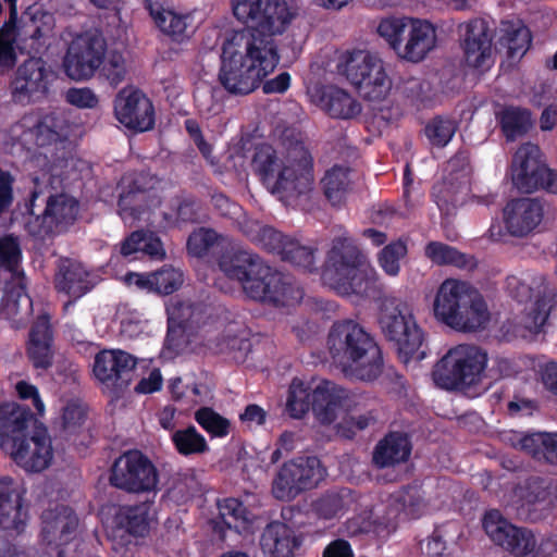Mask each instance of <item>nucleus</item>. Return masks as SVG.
Returning <instances> with one entry per match:
<instances>
[{
    "mask_svg": "<svg viewBox=\"0 0 557 557\" xmlns=\"http://www.w3.org/2000/svg\"><path fill=\"white\" fill-rule=\"evenodd\" d=\"M236 20L247 26L224 44L219 81L233 95H248L277 66L275 36L297 16L286 0H232Z\"/></svg>",
    "mask_w": 557,
    "mask_h": 557,
    "instance_id": "1",
    "label": "nucleus"
},
{
    "mask_svg": "<svg viewBox=\"0 0 557 557\" xmlns=\"http://www.w3.org/2000/svg\"><path fill=\"white\" fill-rule=\"evenodd\" d=\"M251 170L271 194L282 199L307 195L313 188L312 158L301 143L284 152L269 145L257 147Z\"/></svg>",
    "mask_w": 557,
    "mask_h": 557,
    "instance_id": "2",
    "label": "nucleus"
},
{
    "mask_svg": "<svg viewBox=\"0 0 557 557\" xmlns=\"http://www.w3.org/2000/svg\"><path fill=\"white\" fill-rule=\"evenodd\" d=\"M251 170L271 194L282 199L307 195L313 188L312 158L301 143L284 152L269 145L257 147Z\"/></svg>",
    "mask_w": 557,
    "mask_h": 557,
    "instance_id": "3",
    "label": "nucleus"
},
{
    "mask_svg": "<svg viewBox=\"0 0 557 557\" xmlns=\"http://www.w3.org/2000/svg\"><path fill=\"white\" fill-rule=\"evenodd\" d=\"M0 444L18 466L29 472L47 469L53 459L48 430L29 409L13 403L0 406Z\"/></svg>",
    "mask_w": 557,
    "mask_h": 557,
    "instance_id": "4",
    "label": "nucleus"
},
{
    "mask_svg": "<svg viewBox=\"0 0 557 557\" xmlns=\"http://www.w3.org/2000/svg\"><path fill=\"white\" fill-rule=\"evenodd\" d=\"M326 346L333 363L347 377L370 382L381 375V349L374 338L355 321L334 323Z\"/></svg>",
    "mask_w": 557,
    "mask_h": 557,
    "instance_id": "5",
    "label": "nucleus"
},
{
    "mask_svg": "<svg viewBox=\"0 0 557 557\" xmlns=\"http://www.w3.org/2000/svg\"><path fill=\"white\" fill-rule=\"evenodd\" d=\"M375 275L366 255L346 233L336 236L326 253L323 281L341 295L368 296Z\"/></svg>",
    "mask_w": 557,
    "mask_h": 557,
    "instance_id": "6",
    "label": "nucleus"
},
{
    "mask_svg": "<svg viewBox=\"0 0 557 557\" xmlns=\"http://www.w3.org/2000/svg\"><path fill=\"white\" fill-rule=\"evenodd\" d=\"M434 314L449 327L472 332L484 329L491 314L482 294L467 282L444 281L435 296Z\"/></svg>",
    "mask_w": 557,
    "mask_h": 557,
    "instance_id": "7",
    "label": "nucleus"
},
{
    "mask_svg": "<svg viewBox=\"0 0 557 557\" xmlns=\"http://www.w3.org/2000/svg\"><path fill=\"white\" fill-rule=\"evenodd\" d=\"M377 322L385 338L394 343L405 361L422 346L423 332L416 321L411 305L406 300L384 296L380 302Z\"/></svg>",
    "mask_w": 557,
    "mask_h": 557,
    "instance_id": "8",
    "label": "nucleus"
},
{
    "mask_svg": "<svg viewBox=\"0 0 557 557\" xmlns=\"http://www.w3.org/2000/svg\"><path fill=\"white\" fill-rule=\"evenodd\" d=\"M487 361L484 349L474 345H458L449 349L434 366V383L444 389L476 385L484 376Z\"/></svg>",
    "mask_w": 557,
    "mask_h": 557,
    "instance_id": "9",
    "label": "nucleus"
},
{
    "mask_svg": "<svg viewBox=\"0 0 557 557\" xmlns=\"http://www.w3.org/2000/svg\"><path fill=\"white\" fill-rule=\"evenodd\" d=\"M20 259L16 239L12 236L0 238V265L9 270L14 280L0 304V318L11 321L15 329L23 327L33 311V301L25 293V278L16 272Z\"/></svg>",
    "mask_w": 557,
    "mask_h": 557,
    "instance_id": "10",
    "label": "nucleus"
},
{
    "mask_svg": "<svg viewBox=\"0 0 557 557\" xmlns=\"http://www.w3.org/2000/svg\"><path fill=\"white\" fill-rule=\"evenodd\" d=\"M325 476V470L317 457H297L284 462L272 481V495L290 502L305 491L315 487Z\"/></svg>",
    "mask_w": 557,
    "mask_h": 557,
    "instance_id": "11",
    "label": "nucleus"
},
{
    "mask_svg": "<svg viewBox=\"0 0 557 557\" xmlns=\"http://www.w3.org/2000/svg\"><path fill=\"white\" fill-rule=\"evenodd\" d=\"M63 58L65 74L73 81H85L94 76L100 67L106 52V41L97 32L72 35Z\"/></svg>",
    "mask_w": 557,
    "mask_h": 557,
    "instance_id": "12",
    "label": "nucleus"
},
{
    "mask_svg": "<svg viewBox=\"0 0 557 557\" xmlns=\"http://www.w3.org/2000/svg\"><path fill=\"white\" fill-rule=\"evenodd\" d=\"M511 180L522 193L545 188L557 194V173L546 166L539 146L532 143L523 144L516 151L511 164Z\"/></svg>",
    "mask_w": 557,
    "mask_h": 557,
    "instance_id": "13",
    "label": "nucleus"
},
{
    "mask_svg": "<svg viewBox=\"0 0 557 557\" xmlns=\"http://www.w3.org/2000/svg\"><path fill=\"white\" fill-rule=\"evenodd\" d=\"M426 508L424 494L418 486H409L399 493L393 495L389 499V508L384 505L373 507L368 516L358 523L357 519L351 524H358L352 532H379L380 529H388L394 522L400 510L406 515L416 518L419 517Z\"/></svg>",
    "mask_w": 557,
    "mask_h": 557,
    "instance_id": "14",
    "label": "nucleus"
},
{
    "mask_svg": "<svg viewBox=\"0 0 557 557\" xmlns=\"http://www.w3.org/2000/svg\"><path fill=\"white\" fill-rule=\"evenodd\" d=\"M158 481L156 467L138 450H131L119 457L110 476L113 486L132 493L153 492Z\"/></svg>",
    "mask_w": 557,
    "mask_h": 557,
    "instance_id": "15",
    "label": "nucleus"
},
{
    "mask_svg": "<svg viewBox=\"0 0 557 557\" xmlns=\"http://www.w3.org/2000/svg\"><path fill=\"white\" fill-rule=\"evenodd\" d=\"M136 358L121 349H103L95 356L92 373L102 389L119 394L132 381Z\"/></svg>",
    "mask_w": 557,
    "mask_h": 557,
    "instance_id": "16",
    "label": "nucleus"
},
{
    "mask_svg": "<svg viewBox=\"0 0 557 557\" xmlns=\"http://www.w3.org/2000/svg\"><path fill=\"white\" fill-rule=\"evenodd\" d=\"M219 268L225 276L237 281L249 298L263 295L259 282L267 275L268 265L258 255L248 250L230 251L220 258Z\"/></svg>",
    "mask_w": 557,
    "mask_h": 557,
    "instance_id": "17",
    "label": "nucleus"
},
{
    "mask_svg": "<svg viewBox=\"0 0 557 557\" xmlns=\"http://www.w3.org/2000/svg\"><path fill=\"white\" fill-rule=\"evenodd\" d=\"M78 214L77 201L64 194L50 195L41 214L35 215L27 222L28 232L36 237L57 234L72 225Z\"/></svg>",
    "mask_w": 557,
    "mask_h": 557,
    "instance_id": "18",
    "label": "nucleus"
},
{
    "mask_svg": "<svg viewBox=\"0 0 557 557\" xmlns=\"http://www.w3.org/2000/svg\"><path fill=\"white\" fill-rule=\"evenodd\" d=\"M53 81V72L42 59L26 60L12 82V96L16 102L29 103L44 99Z\"/></svg>",
    "mask_w": 557,
    "mask_h": 557,
    "instance_id": "19",
    "label": "nucleus"
},
{
    "mask_svg": "<svg viewBox=\"0 0 557 557\" xmlns=\"http://www.w3.org/2000/svg\"><path fill=\"white\" fill-rule=\"evenodd\" d=\"M337 71L345 76L356 88H369V83L364 79L369 74L375 76L372 85L385 89L387 84V73L383 60L368 50L347 51L339 57Z\"/></svg>",
    "mask_w": 557,
    "mask_h": 557,
    "instance_id": "20",
    "label": "nucleus"
},
{
    "mask_svg": "<svg viewBox=\"0 0 557 557\" xmlns=\"http://www.w3.org/2000/svg\"><path fill=\"white\" fill-rule=\"evenodd\" d=\"M337 71L345 76L356 88H369V83L364 79L369 74L375 76L372 85L385 89L387 84V73L383 60L368 50L347 51L339 57Z\"/></svg>",
    "mask_w": 557,
    "mask_h": 557,
    "instance_id": "21",
    "label": "nucleus"
},
{
    "mask_svg": "<svg viewBox=\"0 0 557 557\" xmlns=\"http://www.w3.org/2000/svg\"><path fill=\"white\" fill-rule=\"evenodd\" d=\"M337 71L345 76L356 88H369V83L364 79L369 74L375 76L372 85L385 89L387 84V73L383 60L368 50L347 51L339 57Z\"/></svg>",
    "mask_w": 557,
    "mask_h": 557,
    "instance_id": "22",
    "label": "nucleus"
},
{
    "mask_svg": "<svg viewBox=\"0 0 557 557\" xmlns=\"http://www.w3.org/2000/svg\"><path fill=\"white\" fill-rule=\"evenodd\" d=\"M154 184L153 177L140 173L123 188L119 198V214L124 222L140 220L160 205Z\"/></svg>",
    "mask_w": 557,
    "mask_h": 557,
    "instance_id": "23",
    "label": "nucleus"
},
{
    "mask_svg": "<svg viewBox=\"0 0 557 557\" xmlns=\"http://www.w3.org/2000/svg\"><path fill=\"white\" fill-rule=\"evenodd\" d=\"M448 175L433 188V197L441 211L450 214L461 205L468 193L469 164L466 154L460 153L448 161Z\"/></svg>",
    "mask_w": 557,
    "mask_h": 557,
    "instance_id": "24",
    "label": "nucleus"
},
{
    "mask_svg": "<svg viewBox=\"0 0 557 557\" xmlns=\"http://www.w3.org/2000/svg\"><path fill=\"white\" fill-rule=\"evenodd\" d=\"M357 404L355 394L331 381H322L312 388V410L322 424H332Z\"/></svg>",
    "mask_w": 557,
    "mask_h": 557,
    "instance_id": "25",
    "label": "nucleus"
},
{
    "mask_svg": "<svg viewBox=\"0 0 557 557\" xmlns=\"http://www.w3.org/2000/svg\"><path fill=\"white\" fill-rule=\"evenodd\" d=\"M483 527L493 542L516 554L525 555L536 547V540L531 531L512 525L498 510L485 513Z\"/></svg>",
    "mask_w": 557,
    "mask_h": 557,
    "instance_id": "26",
    "label": "nucleus"
},
{
    "mask_svg": "<svg viewBox=\"0 0 557 557\" xmlns=\"http://www.w3.org/2000/svg\"><path fill=\"white\" fill-rule=\"evenodd\" d=\"M483 527L493 542L516 554L525 555L536 547V540L531 531L512 525L498 510L485 513Z\"/></svg>",
    "mask_w": 557,
    "mask_h": 557,
    "instance_id": "27",
    "label": "nucleus"
},
{
    "mask_svg": "<svg viewBox=\"0 0 557 557\" xmlns=\"http://www.w3.org/2000/svg\"><path fill=\"white\" fill-rule=\"evenodd\" d=\"M117 121L129 129L146 132L154 124L151 101L139 90L123 89L114 101Z\"/></svg>",
    "mask_w": 557,
    "mask_h": 557,
    "instance_id": "28",
    "label": "nucleus"
},
{
    "mask_svg": "<svg viewBox=\"0 0 557 557\" xmlns=\"http://www.w3.org/2000/svg\"><path fill=\"white\" fill-rule=\"evenodd\" d=\"M462 46L468 65L475 69H487L492 64L493 29L486 21L474 18L459 25Z\"/></svg>",
    "mask_w": 557,
    "mask_h": 557,
    "instance_id": "29",
    "label": "nucleus"
},
{
    "mask_svg": "<svg viewBox=\"0 0 557 557\" xmlns=\"http://www.w3.org/2000/svg\"><path fill=\"white\" fill-rule=\"evenodd\" d=\"M544 208L535 198H518L504 208V222L508 233L523 237L533 232L542 222Z\"/></svg>",
    "mask_w": 557,
    "mask_h": 557,
    "instance_id": "30",
    "label": "nucleus"
},
{
    "mask_svg": "<svg viewBox=\"0 0 557 557\" xmlns=\"http://www.w3.org/2000/svg\"><path fill=\"white\" fill-rule=\"evenodd\" d=\"M78 518L65 506L48 509L42 513L41 537L47 545L57 548L69 544L76 537Z\"/></svg>",
    "mask_w": 557,
    "mask_h": 557,
    "instance_id": "31",
    "label": "nucleus"
},
{
    "mask_svg": "<svg viewBox=\"0 0 557 557\" xmlns=\"http://www.w3.org/2000/svg\"><path fill=\"white\" fill-rule=\"evenodd\" d=\"M259 285L263 295L251 297V299L272 302L276 306H292L298 304L304 297L302 288L292 276L273 271L270 267Z\"/></svg>",
    "mask_w": 557,
    "mask_h": 557,
    "instance_id": "32",
    "label": "nucleus"
},
{
    "mask_svg": "<svg viewBox=\"0 0 557 557\" xmlns=\"http://www.w3.org/2000/svg\"><path fill=\"white\" fill-rule=\"evenodd\" d=\"M23 490L10 476L0 478V527L4 530H20L25 524L26 511L22 505Z\"/></svg>",
    "mask_w": 557,
    "mask_h": 557,
    "instance_id": "33",
    "label": "nucleus"
},
{
    "mask_svg": "<svg viewBox=\"0 0 557 557\" xmlns=\"http://www.w3.org/2000/svg\"><path fill=\"white\" fill-rule=\"evenodd\" d=\"M406 36L408 41L401 44L397 54L403 60L420 62L435 48L436 30L425 20L413 18Z\"/></svg>",
    "mask_w": 557,
    "mask_h": 557,
    "instance_id": "34",
    "label": "nucleus"
},
{
    "mask_svg": "<svg viewBox=\"0 0 557 557\" xmlns=\"http://www.w3.org/2000/svg\"><path fill=\"white\" fill-rule=\"evenodd\" d=\"M55 288L74 299L81 298L92 288L88 271L78 262L62 260L54 278Z\"/></svg>",
    "mask_w": 557,
    "mask_h": 557,
    "instance_id": "35",
    "label": "nucleus"
},
{
    "mask_svg": "<svg viewBox=\"0 0 557 557\" xmlns=\"http://www.w3.org/2000/svg\"><path fill=\"white\" fill-rule=\"evenodd\" d=\"M52 333L47 314L38 317L34 323L27 347L28 358L35 368L47 369L52 363Z\"/></svg>",
    "mask_w": 557,
    "mask_h": 557,
    "instance_id": "36",
    "label": "nucleus"
},
{
    "mask_svg": "<svg viewBox=\"0 0 557 557\" xmlns=\"http://www.w3.org/2000/svg\"><path fill=\"white\" fill-rule=\"evenodd\" d=\"M238 228L253 244L278 256L284 252L286 244L290 240V237L285 236L272 226L263 225L259 221L249 218L238 221Z\"/></svg>",
    "mask_w": 557,
    "mask_h": 557,
    "instance_id": "37",
    "label": "nucleus"
},
{
    "mask_svg": "<svg viewBox=\"0 0 557 557\" xmlns=\"http://www.w3.org/2000/svg\"><path fill=\"white\" fill-rule=\"evenodd\" d=\"M320 185L324 197L333 207L343 206L352 190L354 182L350 168L333 165L325 171Z\"/></svg>",
    "mask_w": 557,
    "mask_h": 557,
    "instance_id": "38",
    "label": "nucleus"
},
{
    "mask_svg": "<svg viewBox=\"0 0 557 557\" xmlns=\"http://www.w3.org/2000/svg\"><path fill=\"white\" fill-rule=\"evenodd\" d=\"M411 444L407 435L393 432L381 440L373 451V462L379 468L394 467L407 461Z\"/></svg>",
    "mask_w": 557,
    "mask_h": 557,
    "instance_id": "39",
    "label": "nucleus"
},
{
    "mask_svg": "<svg viewBox=\"0 0 557 557\" xmlns=\"http://www.w3.org/2000/svg\"><path fill=\"white\" fill-rule=\"evenodd\" d=\"M260 545L269 557H293L296 541L293 531L283 522H271L262 532Z\"/></svg>",
    "mask_w": 557,
    "mask_h": 557,
    "instance_id": "40",
    "label": "nucleus"
},
{
    "mask_svg": "<svg viewBox=\"0 0 557 557\" xmlns=\"http://www.w3.org/2000/svg\"><path fill=\"white\" fill-rule=\"evenodd\" d=\"M323 109L333 117L354 119L361 112V104L346 90L330 87L322 97Z\"/></svg>",
    "mask_w": 557,
    "mask_h": 557,
    "instance_id": "41",
    "label": "nucleus"
},
{
    "mask_svg": "<svg viewBox=\"0 0 557 557\" xmlns=\"http://www.w3.org/2000/svg\"><path fill=\"white\" fill-rule=\"evenodd\" d=\"M36 136L38 146H46L58 140L67 139L70 124L61 113H50L40 120L32 132Z\"/></svg>",
    "mask_w": 557,
    "mask_h": 557,
    "instance_id": "42",
    "label": "nucleus"
},
{
    "mask_svg": "<svg viewBox=\"0 0 557 557\" xmlns=\"http://www.w3.org/2000/svg\"><path fill=\"white\" fill-rule=\"evenodd\" d=\"M151 519V505L149 503L123 508L119 515L120 525L127 533L135 536H145L148 533Z\"/></svg>",
    "mask_w": 557,
    "mask_h": 557,
    "instance_id": "43",
    "label": "nucleus"
},
{
    "mask_svg": "<svg viewBox=\"0 0 557 557\" xmlns=\"http://www.w3.org/2000/svg\"><path fill=\"white\" fill-rule=\"evenodd\" d=\"M499 123L507 140L513 141L532 127L531 113L527 109L507 107L499 113Z\"/></svg>",
    "mask_w": 557,
    "mask_h": 557,
    "instance_id": "44",
    "label": "nucleus"
},
{
    "mask_svg": "<svg viewBox=\"0 0 557 557\" xmlns=\"http://www.w3.org/2000/svg\"><path fill=\"white\" fill-rule=\"evenodd\" d=\"M354 503L352 492L349 488H341L321 496L314 503V509L321 517L331 519L343 515Z\"/></svg>",
    "mask_w": 557,
    "mask_h": 557,
    "instance_id": "45",
    "label": "nucleus"
},
{
    "mask_svg": "<svg viewBox=\"0 0 557 557\" xmlns=\"http://www.w3.org/2000/svg\"><path fill=\"white\" fill-rule=\"evenodd\" d=\"M151 15L160 29L173 37L175 40H182L187 37L191 30V17L189 15L177 14L171 10L151 9Z\"/></svg>",
    "mask_w": 557,
    "mask_h": 557,
    "instance_id": "46",
    "label": "nucleus"
},
{
    "mask_svg": "<svg viewBox=\"0 0 557 557\" xmlns=\"http://www.w3.org/2000/svg\"><path fill=\"white\" fill-rule=\"evenodd\" d=\"M425 257L438 265L451 264L461 269L473 267L472 260L456 248L441 242H430L424 248Z\"/></svg>",
    "mask_w": 557,
    "mask_h": 557,
    "instance_id": "47",
    "label": "nucleus"
},
{
    "mask_svg": "<svg viewBox=\"0 0 557 557\" xmlns=\"http://www.w3.org/2000/svg\"><path fill=\"white\" fill-rule=\"evenodd\" d=\"M500 41L510 58H521L531 45L530 30L522 24L503 23Z\"/></svg>",
    "mask_w": 557,
    "mask_h": 557,
    "instance_id": "48",
    "label": "nucleus"
},
{
    "mask_svg": "<svg viewBox=\"0 0 557 557\" xmlns=\"http://www.w3.org/2000/svg\"><path fill=\"white\" fill-rule=\"evenodd\" d=\"M413 18L407 16H389L380 21L376 32L391 49L398 54L401 37L406 36Z\"/></svg>",
    "mask_w": 557,
    "mask_h": 557,
    "instance_id": "49",
    "label": "nucleus"
},
{
    "mask_svg": "<svg viewBox=\"0 0 557 557\" xmlns=\"http://www.w3.org/2000/svg\"><path fill=\"white\" fill-rule=\"evenodd\" d=\"M312 388L293 380L286 401V410L292 418L300 419L312 408Z\"/></svg>",
    "mask_w": 557,
    "mask_h": 557,
    "instance_id": "50",
    "label": "nucleus"
},
{
    "mask_svg": "<svg viewBox=\"0 0 557 557\" xmlns=\"http://www.w3.org/2000/svg\"><path fill=\"white\" fill-rule=\"evenodd\" d=\"M172 441L181 455H197L208 451L206 438L193 425L177 430L172 434Z\"/></svg>",
    "mask_w": 557,
    "mask_h": 557,
    "instance_id": "51",
    "label": "nucleus"
},
{
    "mask_svg": "<svg viewBox=\"0 0 557 557\" xmlns=\"http://www.w3.org/2000/svg\"><path fill=\"white\" fill-rule=\"evenodd\" d=\"M286 245L284 252L280 256L282 260L309 272L317 269L315 248L302 245L294 238H290Z\"/></svg>",
    "mask_w": 557,
    "mask_h": 557,
    "instance_id": "52",
    "label": "nucleus"
},
{
    "mask_svg": "<svg viewBox=\"0 0 557 557\" xmlns=\"http://www.w3.org/2000/svg\"><path fill=\"white\" fill-rule=\"evenodd\" d=\"M407 245L396 240L385 246L377 255L381 269L389 276H397L400 272V260L407 255Z\"/></svg>",
    "mask_w": 557,
    "mask_h": 557,
    "instance_id": "53",
    "label": "nucleus"
},
{
    "mask_svg": "<svg viewBox=\"0 0 557 557\" xmlns=\"http://www.w3.org/2000/svg\"><path fill=\"white\" fill-rule=\"evenodd\" d=\"M219 515L228 529L239 531L245 528L247 518L246 507L237 498H226L219 502Z\"/></svg>",
    "mask_w": 557,
    "mask_h": 557,
    "instance_id": "54",
    "label": "nucleus"
},
{
    "mask_svg": "<svg viewBox=\"0 0 557 557\" xmlns=\"http://www.w3.org/2000/svg\"><path fill=\"white\" fill-rule=\"evenodd\" d=\"M196 421L212 436L224 437L230 433L231 422L209 407L195 412Z\"/></svg>",
    "mask_w": 557,
    "mask_h": 557,
    "instance_id": "55",
    "label": "nucleus"
},
{
    "mask_svg": "<svg viewBox=\"0 0 557 557\" xmlns=\"http://www.w3.org/2000/svg\"><path fill=\"white\" fill-rule=\"evenodd\" d=\"M219 240H224V237L211 228L201 227L189 235L187 249L190 255L202 257L207 255Z\"/></svg>",
    "mask_w": 557,
    "mask_h": 557,
    "instance_id": "56",
    "label": "nucleus"
},
{
    "mask_svg": "<svg viewBox=\"0 0 557 557\" xmlns=\"http://www.w3.org/2000/svg\"><path fill=\"white\" fill-rule=\"evenodd\" d=\"M456 129L453 120L437 116L425 126V135L433 146L444 147L450 141Z\"/></svg>",
    "mask_w": 557,
    "mask_h": 557,
    "instance_id": "57",
    "label": "nucleus"
},
{
    "mask_svg": "<svg viewBox=\"0 0 557 557\" xmlns=\"http://www.w3.org/2000/svg\"><path fill=\"white\" fill-rule=\"evenodd\" d=\"M153 292L169 295L175 292L183 283V273L172 267H164L152 272Z\"/></svg>",
    "mask_w": 557,
    "mask_h": 557,
    "instance_id": "58",
    "label": "nucleus"
},
{
    "mask_svg": "<svg viewBox=\"0 0 557 557\" xmlns=\"http://www.w3.org/2000/svg\"><path fill=\"white\" fill-rule=\"evenodd\" d=\"M523 507L546 506L549 504V491L544 480L540 478L530 479L521 492Z\"/></svg>",
    "mask_w": 557,
    "mask_h": 557,
    "instance_id": "59",
    "label": "nucleus"
},
{
    "mask_svg": "<svg viewBox=\"0 0 557 557\" xmlns=\"http://www.w3.org/2000/svg\"><path fill=\"white\" fill-rule=\"evenodd\" d=\"M102 72L111 85L116 86L125 79L127 70L125 59L117 51H110L107 58H103Z\"/></svg>",
    "mask_w": 557,
    "mask_h": 557,
    "instance_id": "60",
    "label": "nucleus"
},
{
    "mask_svg": "<svg viewBox=\"0 0 557 557\" xmlns=\"http://www.w3.org/2000/svg\"><path fill=\"white\" fill-rule=\"evenodd\" d=\"M16 34L13 27H2L0 29V70H9L16 62L14 44Z\"/></svg>",
    "mask_w": 557,
    "mask_h": 557,
    "instance_id": "61",
    "label": "nucleus"
},
{
    "mask_svg": "<svg viewBox=\"0 0 557 557\" xmlns=\"http://www.w3.org/2000/svg\"><path fill=\"white\" fill-rule=\"evenodd\" d=\"M166 312L169 325L185 327L194 317V307L187 301L174 300L166 307Z\"/></svg>",
    "mask_w": 557,
    "mask_h": 557,
    "instance_id": "62",
    "label": "nucleus"
},
{
    "mask_svg": "<svg viewBox=\"0 0 557 557\" xmlns=\"http://www.w3.org/2000/svg\"><path fill=\"white\" fill-rule=\"evenodd\" d=\"M547 433H533L528 435L519 436L517 442L513 445L525 451L527 454L532 455L536 459L544 458V446L546 441Z\"/></svg>",
    "mask_w": 557,
    "mask_h": 557,
    "instance_id": "63",
    "label": "nucleus"
},
{
    "mask_svg": "<svg viewBox=\"0 0 557 557\" xmlns=\"http://www.w3.org/2000/svg\"><path fill=\"white\" fill-rule=\"evenodd\" d=\"M65 99L72 106L81 109H92L98 104V97L87 87L70 88L65 92Z\"/></svg>",
    "mask_w": 557,
    "mask_h": 557,
    "instance_id": "64",
    "label": "nucleus"
}]
</instances>
